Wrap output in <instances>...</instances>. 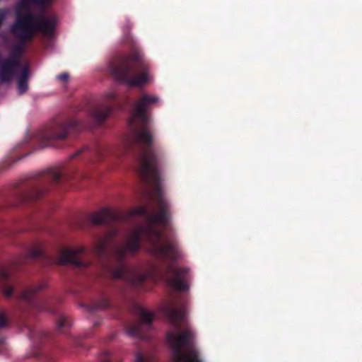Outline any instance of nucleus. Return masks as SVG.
Returning a JSON list of instances; mask_svg holds the SVG:
<instances>
[{"instance_id": "nucleus-1", "label": "nucleus", "mask_w": 362, "mask_h": 362, "mask_svg": "<svg viewBox=\"0 0 362 362\" xmlns=\"http://www.w3.org/2000/svg\"><path fill=\"white\" fill-rule=\"evenodd\" d=\"M84 251L85 247L83 245H73L64 247L59 252L58 261L62 264L71 262Z\"/></svg>"}, {"instance_id": "nucleus-2", "label": "nucleus", "mask_w": 362, "mask_h": 362, "mask_svg": "<svg viewBox=\"0 0 362 362\" xmlns=\"http://www.w3.org/2000/svg\"><path fill=\"white\" fill-rule=\"evenodd\" d=\"M168 342L175 348L177 346H180L185 342L186 341V336L185 335H180V336H174L173 334H169L168 336Z\"/></svg>"}, {"instance_id": "nucleus-7", "label": "nucleus", "mask_w": 362, "mask_h": 362, "mask_svg": "<svg viewBox=\"0 0 362 362\" xmlns=\"http://www.w3.org/2000/svg\"><path fill=\"white\" fill-rule=\"evenodd\" d=\"M18 88L20 91V93H23L26 88H27V83H26V73L25 74V76L21 78V80L18 82Z\"/></svg>"}, {"instance_id": "nucleus-12", "label": "nucleus", "mask_w": 362, "mask_h": 362, "mask_svg": "<svg viewBox=\"0 0 362 362\" xmlns=\"http://www.w3.org/2000/svg\"><path fill=\"white\" fill-rule=\"evenodd\" d=\"M57 78L59 79V80H62V81H67L68 78H69V74H66V73H64V74H62L59 76H57Z\"/></svg>"}, {"instance_id": "nucleus-13", "label": "nucleus", "mask_w": 362, "mask_h": 362, "mask_svg": "<svg viewBox=\"0 0 362 362\" xmlns=\"http://www.w3.org/2000/svg\"><path fill=\"white\" fill-rule=\"evenodd\" d=\"M40 288L38 286H34V287H32L30 288H29L27 291H29V292H31V293H34L37 291H38Z\"/></svg>"}, {"instance_id": "nucleus-14", "label": "nucleus", "mask_w": 362, "mask_h": 362, "mask_svg": "<svg viewBox=\"0 0 362 362\" xmlns=\"http://www.w3.org/2000/svg\"><path fill=\"white\" fill-rule=\"evenodd\" d=\"M23 298H27V296H26L25 293H24L23 294Z\"/></svg>"}, {"instance_id": "nucleus-10", "label": "nucleus", "mask_w": 362, "mask_h": 362, "mask_svg": "<svg viewBox=\"0 0 362 362\" xmlns=\"http://www.w3.org/2000/svg\"><path fill=\"white\" fill-rule=\"evenodd\" d=\"M147 81H148L147 76H144L141 78H137L136 80H135L134 81V84L140 86V85H142L143 83H144L145 82H146Z\"/></svg>"}, {"instance_id": "nucleus-9", "label": "nucleus", "mask_w": 362, "mask_h": 362, "mask_svg": "<svg viewBox=\"0 0 362 362\" xmlns=\"http://www.w3.org/2000/svg\"><path fill=\"white\" fill-rule=\"evenodd\" d=\"M8 322L7 317L4 314H0V328L6 326Z\"/></svg>"}, {"instance_id": "nucleus-4", "label": "nucleus", "mask_w": 362, "mask_h": 362, "mask_svg": "<svg viewBox=\"0 0 362 362\" xmlns=\"http://www.w3.org/2000/svg\"><path fill=\"white\" fill-rule=\"evenodd\" d=\"M37 28L44 34L50 35L54 30V25L47 22H42Z\"/></svg>"}, {"instance_id": "nucleus-11", "label": "nucleus", "mask_w": 362, "mask_h": 362, "mask_svg": "<svg viewBox=\"0 0 362 362\" xmlns=\"http://www.w3.org/2000/svg\"><path fill=\"white\" fill-rule=\"evenodd\" d=\"M151 136L148 133H145L140 136L139 139L144 142H148L150 140Z\"/></svg>"}, {"instance_id": "nucleus-5", "label": "nucleus", "mask_w": 362, "mask_h": 362, "mask_svg": "<svg viewBox=\"0 0 362 362\" xmlns=\"http://www.w3.org/2000/svg\"><path fill=\"white\" fill-rule=\"evenodd\" d=\"M182 360L185 362H199L197 357V354L195 351H191L188 354H185Z\"/></svg>"}, {"instance_id": "nucleus-3", "label": "nucleus", "mask_w": 362, "mask_h": 362, "mask_svg": "<svg viewBox=\"0 0 362 362\" xmlns=\"http://www.w3.org/2000/svg\"><path fill=\"white\" fill-rule=\"evenodd\" d=\"M30 18H26L25 19H23V20L18 19L16 23L15 24L14 27H15V28H17L18 27H23L25 29H28L29 30H34V28L30 24Z\"/></svg>"}, {"instance_id": "nucleus-15", "label": "nucleus", "mask_w": 362, "mask_h": 362, "mask_svg": "<svg viewBox=\"0 0 362 362\" xmlns=\"http://www.w3.org/2000/svg\"><path fill=\"white\" fill-rule=\"evenodd\" d=\"M139 358L138 357V358H136V362H139Z\"/></svg>"}, {"instance_id": "nucleus-8", "label": "nucleus", "mask_w": 362, "mask_h": 362, "mask_svg": "<svg viewBox=\"0 0 362 362\" xmlns=\"http://www.w3.org/2000/svg\"><path fill=\"white\" fill-rule=\"evenodd\" d=\"M43 250L42 247H38L37 248H33L30 251V255L31 257H35L42 254Z\"/></svg>"}, {"instance_id": "nucleus-6", "label": "nucleus", "mask_w": 362, "mask_h": 362, "mask_svg": "<svg viewBox=\"0 0 362 362\" xmlns=\"http://www.w3.org/2000/svg\"><path fill=\"white\" fill-rule=\"evenodd\" d=\"M13 290V287L11 285H4L1 288V292L3 295L6 298H9L10 296H12Z\"/></svg>"}]
</instances>
